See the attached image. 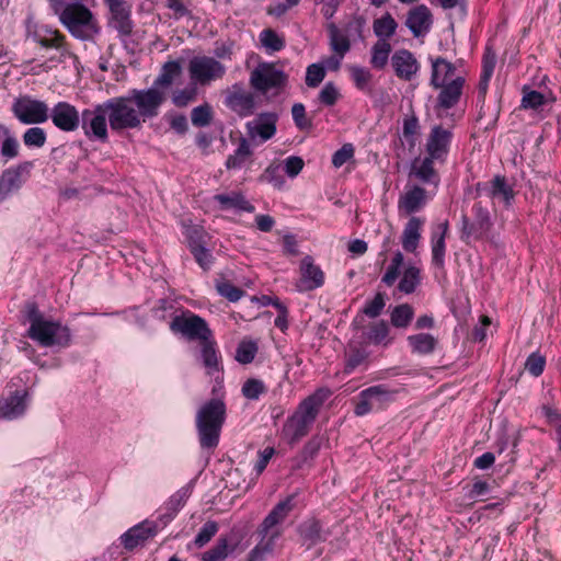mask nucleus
Listing matches in <instances>:
<instances>
[{
	"instance_id": "1",
	"label": "nucleus",
	"mask_w": 561,
	"mask_h": 561,
	"mask_svg": "<svg viewBox=\"0 0 561 561\" xmlns=\"http://www.w3.org/2000/svg\"><path fill=\"white\" fill-rule=\"evenodd\" d=\"M165 101V93L159 89H134L126 96L112 98L104 103L108 124L113 131L138 129L149 118L158 116Z\"/></svg>"
},
{
	"instance_id": "2",
	"label": "nucleus",
	"mask_w": 561,
	"mask_h": 561,
	"mask_svg": "<svg viewBox=\"0 0 561 561\" xmlns=\"http://www.w3.org/2000/svg\"><path fill=\"white\" fill-rule=\"evenodd\" d=\"M170 330L190 342L198 343L201 359L208 375L221 369L217 342L204 318L190 310L183 311L173 317Z\"/></svg>"
},
{
	"instance_id": "3",
	"label": "nucleus",
	"mask_w": 561,
	"mask_h": 561,
	"mask_svg": "<svg viewBox=\"0 0 561 561\" xmlns=\"http://www.w3.org/2000/svg\"><path fill=\"white\" fill-rule=\"evenodd\" d=\"M330 394V390L321 388L299 403L296 411L286 420L282 428V436L289 445H296L309 434L320 408Z\"/></svg>"
},
{
	"instance_id": "4",
	"label": "nucleus",
	"mask_w": 561,
	"mask_h": 561,
	"mask_svg": "<svg viewBox=\"0 0 561 561\" xmlns=\"http://www.w3.org/2000/svg\"><path fill=\"white\" fill-rule=\"evenodd\" d=\"M51 11L60 23L77 38L89 41L100 31L91 10L83 3L65 0H48Z\"/></svg>"
},
{
	"instance_id": "5",
	"label": "nucleus",
	"mask_w": 561,
	"mask_h": 561,
	"mask_svg": "<svg viewBox=\"0 0 561 561\" xmlns=\"http://www.w3.org/2000/svg\"><path fill=\"white\" fill-rule=\"evenodd\" d=\"M227 416L226 403L220 398L206 401L196 412L195 424L202 449L214 450Z\"/></svg>"
},
{
	"instance_id": "6",
	"label": "nucleus",
	"mask_w": 561,
	"mask_h": 561,
	"mask_svg": "<svg viewBox=\"0 0 561 561\" xmlns=\"http://www.w3.org/2000/svg\"><path fill=\"white\" fill-rule=\"evenodd\" d=\"M30 328L27 336L44 347L59 346L68 347L71 344V331L59 321L45 319L36 304L26 305Z\"/></svg>"
},
{
	"instance_id": "7",
	"label": "nucleus",
	"mask_w": 561,
	"mask_h": 561,
	"mask_svg": "<svg viewBox=\"0 0 561 561\" xmlns=\"http://www.w3.org/2000/svg\"><path fill=\"white\" fill-rule=\"evenodd\" d=\"M293 496L277 503L256 528L259 541L274 552L277 540L283 535L282 524L293 511Z\"/></svg>"
},
{
	"instance_id": "8",
	"label": "nucleus",
	"mask_w": 561,
	"mask_h": 561,
	"mask_svg": "<svg viewBox=\"0 0 561 561\" xmlns=\"http://www.w3.org/2000/svg\"><path fill=\"white\" fill-rule=\"evenodd\" d=\"M493 224L489 210L481 202L472 206V217L462 216L461 240L466 243L488 239Z\"/></svg>"
},
{
	"instance_id": "9",
	"label": "nucleus",
	"mask_w": 561,
	"mask_h": 561,
	"mask_svg": "<svg viewBox=\"0 0 561 561\" xmlns=\"http://www.w3.org/2000/svg\"><path fill=\"white\" fill-rule=\"evenodd\" d=\"M188 73L192 81L208 85L226 75V67L214 57L196 56L190 60Z\"/></svg>"
},
{
	"instance_id": "10",
	"label": "nucleus",
	"mask_w": 561,
	"mask_h": 561,
	"mask_svg": "<svg viewBox=\"0 0 561 561\" xmlns=\"http://www.w3.org/2000/svg\"><path fill=\"white\" fill-rule=\"evenodd\" d=\"M106 118H108V114L104 103L98 104L93 108L83 110L80 126L84 136L90 140H99L103 144L107 142L108 130Z\"/></svg>"
},
{
	"instance_id": "11",
	"label": "nucleus",
	"mask_w": 561,
	"mask_h": 561,
	"mask_svg": "<svg viewBox=\"0 0 561 561\" xmlns=\"http://www.w3.org/2000/svg\"><path fill=\"white\" fill-rule=\"evenodd\" d=\"M11 111L19 122L25 125L42 124L48 119V105L28 95L15 99Z\"/></svg>"
},
{
	"instance_id": "12",
	"label": "nucleus",
	"mask_w": 561,
	"mask_h": 561,
	"mask_svg": "<svg viewBox=\"0 0 561 561\" xmlns=\"http://www.w3.org/2000/svg\"><path fill=\"white\" fill-rule=\"evenodd\" d=\"M287 80V75L273 64L259 65L250 76L251 87L261 93H266L271 89L284 88Z\"/></svg>"
},
{
	"instance_id": "13",
	"label": "nucleus",
	"mask_w": 561,
	"mask_h": 561,
	"mask_svg": "<svg viewBox=\"0 0 561 561\" xmlns=\"http://www.w3.org/2000/svg\"><path fill=\"white\" fill-rule=\"evenodd\" d=\"M224 103L240 117H248L255 112L256 96L251 91H248L242 83H234L225 91Z\"/></svg>"
},
{
	"instance_id": "14",
	"label": "nucleus",
	"mask_w": 561,
	"mask_h": 561,
	"mask_svg": "<svg viewBox=\"0 0 561 561\" xmlns=\"http://www.w3.org/2000/svg\"><path fill=\"white\" fill-rule=\"evenodd\" d=\"M53 125L65 133L76 131L81 124L79 110L66 101L57 102L51 110L48 108V119Z\"/></svg>"
},
{
	"instance_id": "15",
	"label": "nucleus",
	"mask_w": 561,
	"mask_h": 561,
	"mask_svg": "<svg viewBox=\"0 0 561 561\" xmlns=\"http://www.w3.org/2000/svg\"><path fill=\"white\" fill-rule=\"evenodd\" d=\"M451 139V130L442 125H435L431 129L426 140V153L432 158H436L437 161H444L448 154Z\"/></svg>"
},
{
	"instance_id": "16",
	"label": "nucleus",
	"mask_w": 561,
	"mask_h": 561,
	"mask_svg": "<svg viewBox=\"0 0 561 561\" xmlns=\"http://www.w3.org/2000/svg\"><path fill=\"white\" fill-rule=\"evenodd\" d=\"M300 279L297 284L299 291L314 290L324 284V273L314 264L312 256L306 255L300 262Z\"/></svg>"
},
{
	"instance_id": "17",
	"label": "nucleus",
	"mask_w": 561,
	"mask_h": 561,
	"mask_svg": "<svg viewBox=\"0 0 561 561\" xmlns=\"http://www.w3.org/2000/svg\"><path fill=\"white\" fill-rule=\"evenodd\" d=\"M433 15L425 4H419L411 9L407 16V26L415 37H419L431 28Z\"/></svg>"
},
{
	"instance_id": "18",
	"label": "nucleus",
	"mask_w": 561,
	"mask_h": 561,
	"mask_svg": "<svg viewBox=\"0 0 561 561\" xmlns=\"http://www.w3.org/2000/svg\"><path fill=\"white\" fill-rule=\"evenodd\" d=\"M391 65L396 76L403 80H411L419 70L416 58L407 49L397 50L391 57Z\"/></svg>"
},
{
	"instance_id": "19",
	"label": "nucleus",
	"mask_w": 561,
	"mask_h": 561,
	"mask_svg": "<svg viewBox=\"0 0 561 561\" xmlns=\"http://www.w3.org/2000/svg\"><path fill=\"white\" fill-rule=\"evenodd\" d=\"M465 83L466 80L463 77L456 76L451 81L439 87L440 92L437 96V105L445 110L454 107L462 95Z\"/></svg>"
},
{
	"instance_id": "20",
	"label": "nucleus",
	"mask_w": 561,
	"mask_h": 561,
	"mask_svg": "<svg viewBox=\"0 0 561 561\" xmlns=\"http://www.w3.org/2000/svg\"><path fill=\"white\" fill-rule=\"evenodd\" d=\"M426 199V191L415 185L400 196L398 202L399 213L405 216L412 215L425 206Z\"/></svg>"
},
{
	"instance_id": "21",
	"label": "nucleus",
	"mask_w": 561,
	"mask_h": 561,
	"mask_svg": "<svg viewBox=\"0 0 561 561\" xmlns=\"http://www.w3.org/2000/svg\"><path fill=\"white\" fill-rule=\"evenodd\" d=\"M156 534V527L150 523H140L128 529L122 536V543L125 549L133 550L144 545L149 538Z\"/></svg>"
},
{
	"instance_id": "22",
	"label": "nucleus",
	"mask_w": 561,
	"mask_h": 561,
	"mask_svg": "<svg viewBox=\"0 0 561 561\" xmlns=\"http://www.w3.org/2000/svg\"><path fill=\"white\" fill-rule=\"evenodd\" d=\"M432 66L431 85L435 89L443 87L455 78L456 67L443 57L430 58Z\"/></svg>"
},
{
	"instance_id": "23",
	"label": "nucleus",
	"mask_w": 561,
	"mask_h": 561,
	"mask_svg": "<svg viewBox=\"0 0 561 561\" xmlns=\"http://www.w3.org/2000/svg\"><path fill=\"white\" fill-rule=\"evenodd\" d=\"M424 224V218L415 216H412L405 224L401 236V243L404 251L415 253L421 240Z\"/></svg>"
},
{
	"instance_id": "24",
	"label": "nucleus",
	"mask_w": 561,
	"mask_h": 561,
	"mask_svg": "<svg viewBox=\"0 0 561 561\" xmlns=\"http://www.w3.org/2000/svg\"><path fill=\"white\" fill-rule=\"evenodd\" d=\"M436 158L426 156L423 159H415L412 163L411 174L425 184L437 186L439 183V174L434 168Z\"/></svg>"
},
{
	"instance_id": "25",
	"label": "nucleus",
	"mask_w": 561,
	"mask_h": 561,
	"mask_svg": "<svg viewBox=\"0 0 561 561\" xmlns=\"http://www.w3.org/2000/svg\"><path fill=\"white\" fill-rule=\"evenodd\" d=\"M25 411V397L19 391L0 399V417L14 419Z\"/></svg>"
},
{
	"instance_id": "26",
	"label": "nucleus",
	"mask_w": 561,
	"mask_h": 561,
	"mask_svg": "<svg viewBox=\"0 0 561 561\" xmlns=\"http://www.w3.org/2000/svg\"><path fill=\"white\" fill-rule=\"evenodd\" d=\"M214 199L220 205V209H238L247 213H253L255 207L240 192H230L228 194H216Z\"/></svg>"
},
{
	"instance_id": "27",
	"label": "nucleus",
	"mask_w": 561,
	"mask_h": 561,
	"mask_svg": "<svg viewBox=\"0 0 561 561\" xmlns=\"http://www.w3.org/2000/svg\"><path fill=\"white\" fill-rule=\"evenodd\" d=\"M299 536L302 540L304 545H307V548L316 546L317 543L324 541L325 537L323 536L321 523L316 518H310L305 520L299 526Z\"/></svg>"
},
{
	"instance_id": "28",
	"label": "nucleus",
	"mask_w": 561,
	"mask_h": 561,
	"mask_svg": "<svg viewBox=\"0 0 561 561\" xmlns=\"http://www.w3.org/2000/svg\"><path fill=\"white\" fill-rule=\"evenodd\" d=\"M331 49L342 59L351 49L347 33L340 30L335 23L327 24Z\"/></svg>"
},
{
	"instance_id": "29",
	"label": "nucleus",
	"mask_w": 561,
	"mask_h": 561,
	"mask_svg": "<svg viewBox=\"0 0 561 561\" xmlns=\"http://www.w3.org/2000/svg\"><path fill=\"white\" fill-rule=\"evenodd\" d=\"M34 41L44 48L68 51L66 36L58 30L45 28L34 33Z\"/></svg>"
},
{
	"instance_id": "30",
	"label": "nucleus",
	"mask_w": 561,
	"mask_h": 561,
	"mask_svg": "<svg viewBox=\"0 0 561 561\" xmlns=\"http://www.w3.org/2000/svg\"><path fill=\"white\" fill-rule=\"evenodd\" d=\"M489 196L493 199L502 201L505 206H510L515 197V192L507 184L504 175H495L490 182Z\"/></svg>"
},
{
	"instance_id": "31",
	"label": "nucleus",
	"mask_w": 561,
	"mask_h": 561,
	"mask_svg": "<svg viewBox=\"0 0 561 561\" xmlns=\"http://www.w3.org/2000/svg\"><path fill=\"white\" fill-rule=\"evenodd\" d=\"M397 392V390H391L386 385L371 386L365 389V394L371 400L375 410H383L394 400Z\"/></svg>"
},
{
	"instance_id": "32",
	"label": "nucleus",
	"mask_w": 561,
	"mask_h": 561,
	"mask_svg": "<svg viewBox=\"0 0 561 561\" xmlns=\"http://www.w3.org/2000/svg\"><path fill=\"white\" fill-rule=\"evenodd\" d=\"M438 228L440 233L434 232L432 238V261L435 266L443 268L445 264V238L448 232V222L440 224Z\"/></svg>"
},
{
	"instance_id": "33",
	"label": "nucleus",
	"mask_w": 561,
	"mask_h": 561,
	"mask_svg": "<svg viewBox=\"0 0 561 561\" xmlns=\"http://www.w3.org/2000/svg\"><path fill=\"white\" fill-rule=\"evenodd\" d=\"M238 542L231 543L227 536H220L216 545L203 554L206 561H224L236 550Z\"/></svg>"
},
{
	"instance_id": "34",
	"label": "nucleus",
	"mask_w": 561,
	"mask_h": 561,
	"mask_svg": "<svg viewBox=\"0 0 561 561\" xmlns=\"http://www.w3.org/2000/svg\"><path fill=\"white\" fill-rule=\"evenodd\" d=\"M408 343L413 353L420 355L432 354L437 345V339L428 333H419L408 336Z\"/></svg>"
},
{
	"instance_id": "35",
	"label": "nucleus",
	"mask_w": 561,
	"mask_h": 561,
	"mask_svg": "<svg viewBox=\"0 0 561 561\" xmlns=\"http://www.w3.org/2000/svg\"><path fill=\"white\" fill-rule=\"evenodd\" d=\"M415 316L414 308L410 304H400L390 311V323L397 329H407Z\"/></svg>"
},
{
	"instance_id": "36",
	"label": "nucleus",
	"mask_w": 561,
	"mask_h": 561,
	"mask_svg": "<svg viewBox=\"0 0 561 561\" xmlns=\"http://www.w3.org/2000/svg\"><path fill=\"white\" fill-rule=\"evenodd\" d=\"M398 23L390 13H385L373 23V30L378 39L388 41L397 31Z\"/></svg>"
},
{
	"instance_id": "37",
	"label": "nucleus",
	"mask_w": 561,
	"mask_h": 561,
	"mask_svg": "<svg viewBox=\"0 0 561 561\" xmlns=\"http://www.w3.org/2000/svg\"><path fill=\"white\" fill-rule=\"evenodd\" d=\"M182 73V67L179 61H168L162 66L160 75L154 80V89L170 87L174 79Z\"/></svg>"
},
{
	"instance_id": "38",
	"label": "nucleus",
	"mask_w": 561,
	"mask_h": 561,
	"mask_svg": "<svg viewBox=\"0 0 561 561\" xmlns=\"http://www.w3.org/2000/svg\"><path fill=\"white\" fill-rule=\"evenodd\" d=\"M391 45L386 39H378L371 47L370 65L375 69H383L388 64Z\"/></svg>"
},
{
	"instance_id": "39",
	"label": "nucleus",
	"mask_w": 561,
	"mask_h": 561,
	"mask_svg": "<svg viewBox=\"0 0 561 561\" xmlns=\"http://www.w3.org/2000/svg\"><path fill=\"white\" fill-rule=\"evenodd\" d=\"M421 283V271L416 266H408L398 284V289L403 294H412Z\"/></svg>"
},
{
	"instance_id": "40",
	"label": "nucleus",
	"mask_w": 561,
	"mask_h": 561,
	"mask_svg": "<svg viewBox=\"0 0 561 561\" xmlns=\"http://www.w3.org/2000/svg\"><path fill=\"white\" fill-rule=\"evenodd\" d=\"M252 156V150L247 139L242 138L239 142L238 148L236 149L233 154H230L226 160V168L228 170L231 169H240L247 162V160Z\"/></svg>"
},
{
	"instance_id": "41",
	"label": "nucleus",
	"mask_w": 561,
	"mask_h": 561,
	"mask_svg": "<svg viewBox=\"0 0 561 561\" xmlns=\"http://www.w3.org/2000/svg\"><path fill=\"white\" fill-rule=\"evenodd\" d=\"M110 25L118 32L121 37L130 36L134 27L130 10L111 14Z\"/></svg>"
},
{
	"instance_id": "42",
	"label": "nucleus",
	"mask_w": 561,
	"mask_h": 561,
	"mask_svg": "<svg viewBox=\"0 0 561 561\" xmlns=\"http://www.w3.org/2000/svg\"><path fill=\"white\" fill-rule=\"evenodd\" d=\"M350 73L358 90L364 92L371 90L373 73L369 69L359 66H351Z\"/></svg>"
},
{
	"instance_id": "43",
	"label": "nucleus",
	"mask_w": 561,
	"mask_h": 561,
	"mask_svg": "<svg viewBox=\"0 0 561 561\" xmlns=\"http://www.w3.org/2000/svg\"><path fill=\"white\" fill-rule=\"evenodd\" d=\"M261 122L256 125V134L263 139H271L276 133V115L265 113L260 115Z\"/></svg>"
},
{
	"instance_id": "44",
	"label": "nucleus",
	"mask_w": 561,
	"mask_h": 561,
	"mask_svg": "<svg viewBox=\"0 0 561 561\" xmlns=\"http://www.w3.org/2000/svg\"><path fill=\"white\" fill-rule=\"evenodd\" d=\"M257 353V344L251 340H242L236 351V359L241 364L253 362Z\"/></svg>"
},
{
	"instance_id": "45",
	"label": "nucleus",
	"mask_w": 561,
	"mask_h": 561,
	"mask_svg": "<svg viewBox=\"0 0 561 561\" xmlns=\"http://www.w3.org/2000/svg\"><path fill=\"white\" fill-rule=\"evenodd\" d=\"M0 137L3 138L0 148L1 156L7 161L16 158L20 153V145L18 139L12 136L10 129L8 128V134H1Z\"/></svg>"
},
{
	"instance_id": "46",
	"label": "nucleus",
	"mask_w": 561,
	"mask_h": 561,
	"mask_svg": "<svg viewBox=\"0 0 561 561\" xmlns=\"http://www.w3.org/2000/svg\"><path fill=\"white\" fill-rule=\"evenodd\" d=\"M389 327L388 324L381 320V321H378V322H375L373 323L370 327H369V334H368V339L374 343V344H383V345H387L390 343V339H389Z\"/></svg>"
},
{
	"instance_id": "47",
	"label": "nucleus",
	"mask_w": 561,
	"mask_h": 561,
	"mask_svg": "<svg viewBox=\"0 0 561 561\" xmlns=\"http://www.w3.org/2000/svg\"><path fill=\"white\" fill-rule=\"evenodd\" d=\"M216 289L220 296L231 302L238 301L244 295V291L241 288L224 278L216 282Z\"/></svg>"
},
{
	"instance_id": "48",
	"label": "nucleus",
	"mask_w": 561,
	"mask_h": 561,
	"mask_svg": "<svg viewBox=\"0 0 561 561\" xmlns=\"http://www.w3.org/2000/svg\"><path fill=\"white\" fill-rule=\"evenodd\" d=\"M26 147L42 148L47 140L46 131L42 127H31L22 136Z\"/></svg>"
},
{
	"instance_id": "49",
	"label": "nucleus",
	"mask_w": 561,
	"mask_h": 561,
	"mask_svg": "<svg viewBox=\"0 0 561 561\" xmlns=\"http://www.w3.org/2000/svg\"><path fill=\"white\" fill-rule=\"evenodd\" d=\"M261 43L272 51H279L285 47V41L274 30L265 28L260 34Z\"/></svg>"
},
{
	"instance_id": "50",
	"label": "nucleus",
	"mask_w": 561,
	"mask_h": 561,
	"mask_svg": "<svg viewBox=\"0 0 561 561\" xmlns=\"http://www.w3.org/2000/svg\"><path fill=\"white\" fill-rule=\"evenodd\" d=\"M213 118V111L209 104L196 106L192 110L191 119L192 124L196 127H204L210 124Z\"/></svg>"
},
{
	"instance_id": "51",
	"label": "nucleus",
	"mask_w": 561,
	"mask_h": 561,
	"mask_svg": "<svg viewBox=\"0 0 561 561\" xmlns=\"http://www.w3.org/2000/svg\"><path fill=\"white\" fill-rule=\"evenodd\" d=\"M266 391L264 382L255 378L248 379L242 386V394L249 400H257Z\"/></svg>"
},
{
	"instance_id": "52",
	"label": "nucleus",
	"mask_w": 561,
	"mask_h": 561,
	"mask_svg": "<svg viewBox=\"0 0 561 561\" xmlns=\"http://www.w3.org/2000/svg\"><path fill=\"white\" fill-rule=\"evenodd\" d=\"M523 93L524 95L520 104L522 108L538 110L546 103V98L541 92L524 88Z\"/></svg>"
},
{
	"instance_id": "53",
	"label": "nucleus",
	"mask_w": 561,
	"mask_h": 561,
	"mask_svg": "<svg viewBox=\"0 0 561 561\" xmlns=\"http://www.w3.org/2000/svg\"><path fill=\"white\" fill-rule=\"evenodd\" d=\"M218 529H219V526H218L217 522H215V520H207L203 525V527L201 528L198 534L196 535L194 543L198 548L204 547L217 534Z\"/></svg>"
},
{
	"instance_id": "54",
	"label": "nucleus",
	"mask_w": 561,
	"mask_h": 561,
	"mask_svg": "<svg viewBox=\"0 0 561 561\" xmlns=\"http://www.w3.org/2000/svg\"><path fill=\"white\" fill-rule=\"evenodd\" d=\"M325 77V69L320 64H311L307 67L306 84L309 88H317Z\"/></svg>"
},
{
	"instance_id": "55",
	"label": "nucleus",
	"mask_w": 561,
	"mask_h": 561,
	"mask_svg": "<svg viewBox=\"0 0 561 561\" xmlns=\"http://www.w3.org/2000/svg\"><path fill=\"white\" fill-rule=\"evenodd\" d=\"M341 93L333 82H327L319 93V101L327 106H333L336 104Z\"/></svg>"
},
{
	"instance_id": "56",
	"label": "nucleus",
	"mask_w": 561,
	"mask_h": 561,
	"mask_svg": "<svg viewBox=\"0 0 561 561\" xmlns=\"http://www.w3.org/2000/svg\"><path fill=\"white\" fill-rule=\"evenodd\" d=\"M206 232L199 226L190 227L186 230V238L191 251L206 244Z\"/></svg>"
},
{
	"instance_id": "57",
	"label": "nucleus",
	"mask_w": 561,
	"mask_h": 561,
	"mask_svg": "<svg viewBox=\"0 0 561 561\" xmlns=\"http://www.w3.org/2000/svg\"><path fill=\"white\" fill-rule=\"evenodd\" d=\"M386 306L385 294L377 293L373 300L367 301L363 312L369 318H377Z\"/></svg>"
},
{
	"instance_id": "58",
	"label": "nucleus",
	"mask_w": 561,
	"mask_h": 561,
	"mask_svg": "<svg viewBox=\"0 0 561 561\" xmlns=\"http://www.w3.org/2000/svg\"><path fill=\"white\" fill-rule=\"evenodd\" d=\"M366 359V353L359 348H352L346 354L344 373L351 374L356 367L362 365Z\"/></svg>"
},
{
	"instance_id": "59",
	"label": "nucleus",
	"mask_w": 561,
	"mask_h": 561,
	"mask_svg": "<svg viewBox=\"0 0 561 561\" xmlns=\"http://www.w3.org/2000/svg\"><path fill=\"white\" fill-rule=\"evenodd\" d=\"M293 119L300 130L308 129L312 126L311 121L307 118L306 108L302 103H295L291 107Z\"/></svg>"
},
{
	"instance_id": "60",
	"label": "nucleus",
	"mask_w": 561,
	"mask_h": 561,
	"mask_svg": "<svg viewBox=\"0 0 561 561\" xmlns=\"http://www.w3.org/2000/svg\"><path fill=\"white\" fill-rule=\"evenodd\" d=\"M546 365V358L538 354L533 353L528 356L525 368L527 371H529L533 376L538 377L542 374Z\"/></svg>"
},
{
	"instance_id": "61",
	"label": "nucleus",
	"mask_w": 561,
	"mask_h": 561,
	"mask_svg": "<svg viewBox=\"0 0 561 561\" xmlns=\"http://www.w3.org/2000/svg\"><path fill=\"white\" fill-rule=\"evenodd\" d=\"M354 147L352 144H344L332 157V164L341 168L344 163L354 157Z\"/></svg>"
},
{
	"instance_id": "62",
	"label": "nucleus",
	"mask_w": 561,
	"mask_h": 561,
	"mask_svg": "<svg viewBox=\"0 0 561 561\" xmlns=\"http://www.w3.org/2000/svg\"><path fill=\"white\" fill-rule=\"evenodd\" d=\"M319 449L320 440L316 437L309 439L305 444L302 450L300 451L298 467H300L302 462H307L308 460L313 459V457L318 454Z\"/></svg>"
},
{
	"instance_id": "63",
	"label": "nucleus",
	"mask_w": 561,
	"mask_h": 561,
	"mask_svg": "<svg viewBox=\"0 0 561 561\" xmlns=\"http://www.w3.org/2000/svg\"><path fill=\"white\" fill-rule=\"evenodd\" d=\"M305 162L300 157L291 156L284 161V171L289 178L297 176L304 169Z\"/></svg>"
},
{
	"instance_id": "64",
	"label": "nucleus",
	"mask_w": 561,
	"mask_h": 561,
	"mask_svg": "<svg viewBox=\"0 0 561 561\" xmlns=\"http://www.w3.org/2000/svg\"><path fill=\"white\" fill-rule=\"evenodd\" d=\"M273 553L274 552L263 546V543L257 541V543L248 553L247 561H266V559Z\"/></svg>"
}]
</instances>
